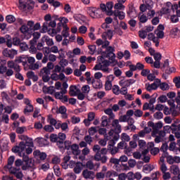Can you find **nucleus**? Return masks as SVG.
Masks as SVG:
<instances>
[{
  "label": "nucleus",
  "mask_w": 180,
  "mask_h": 180,
  "mask_svg": "<svg viewBox=\"0 0 180 180\" xmlns=\"http://www.w3.org/2000/svg\"><path fill=\"white\" fill-rule=\"evenodd\" d=\"M25 150H26V145L23 142H20L18 146H15L11 149L13 153L17 154L18 157H22L23 162L25 163V165L22 167L23 171H26L27 169H29V168L33 167L32 158H29V156L25 153Z\"/></svg>",
  "instance_id": "nucleus-1"
},
{
  "label": "nucleus",
  "mask_w": 180,
  "mask_h": 180,
  "mask_svg": "<svg viewBox=\"0 0 180 180\" xmlns=\"http://www.w3.org/2000/svg\"><path fill=\"white\" fill-rule=\"evenodd\" d=\"M93 151L96 153L94 155L95 161H101L102 164H106L108 161V149L106 148H103L101 149L99 145H94L93 147Z\"/></svg>",
  "instance_id": "nucleus-2"
},
{
  "label": "nucleus",
  "mask_w": 180,
  "mask_h": 180,
  "mask_svg": "<svg viewBox=\"0 0 180 180\" xmlns=\"http://www.w3.org/2000/svg\"><path fill=\"white\" fill-rule=\"evenodd\" d=\"M34 8V1L33 0H19V9L26 12L32 11Z\"/></svg>",
  "instance_id": "nucleus-3"
},
{
  "label": "nucleus",
  "mask_w": 180,
  "mask_h": 180,
  "mask_svg": "<svg viewBox=\"0 0 180 180\" xmlns=\"http://www.w3.org/2000/svg\"><path fill=\"white\" fill-rule=\"evenodd\" d=\"M19 139L25 141H20V143H24L25 148L26 147H34L33 139L32 138H30L26 135H21L19 136Z\"/></svg>",
  "instance_id": "nucleus-4"
},
{
  "label": "nucleus",
  "mask_w": 180,
  "mask_h": 180,
  "mask_svg": "<svg viewBox=\"0 0 180 180\" xmlns=\"http://www.w3.org/2000/svg\"><path fill=\"white\" fill-rule=\"evenodd\" d=\"M99 11L100 9L96 7H91L89 9L88 13L91 18L96 19V18H99Z\"/></svg>",
  "instance_id": "nucleus-5"
},
{
  "label": "nucleus",
  "mask_w": 180,
  "mask_h": 180,
  "mask_svg": "<svg viewBox=\"0 0 180 180\" xmlns=\"http://www.w3.org/2000/svg\"><path fill=\"white\" fill-rule=\"evenodd\" d=\"M3 54L4 56V57H8L9 58H14L15 56H16V54H18V51H16V50L14 49H5L3 51Z\"/></svg>",
  "instance_id": "nucleus-6"
},
{
  "label": "nucleus",
  "mask_w": 180,
  "mask_h": 180,
  "mask_svg": "<svg viewBox=\"0 0 180 180\" xmlns=\"http://www.w3.org/2000/svg\"><path fill=\"white\" fill-rule=\"evenodd\" d=\"M53 113H56L57 115H65V117H67V108L64 105H61L59 108H52Z\"/></svg>",
  "instance_id": "nucleus-7"
},
{
  "label": "nucleus",
  "mask_w": 180,
  "mask_h": 180,
  "mask_svg": "<svg viewBox=\"0 0 180 180\" xmlns=\"http://www.w3.org/2000/svg\"><path fill=\"white\" fill-rule=\"evenodd\" d=\"M82 176L85 179H94L95 178V172L86 169L82 172Z\"/></svg>",
  "instance_id": "nucleus-8"
},
{
  "label": "nucleus",
  "mask_w": 180,
  "mask_h": 180,
  "mask_svg": "<svg viewBox=\"0 0 180 180\" xmlns=\"http://www.w3.org/2000/svg\"><path fill=\"white\" fill-rule=\"evenodd\" d=\"M72 153L74 155H79L81 154V150H79V146L78 144L74 143L70 146Z\"/></svg>",
  "instance_id": "nucleus-9"
},
{
  "label": "nucleus",
  "mask_w": 180,
  "mask_h": 180,
  "mask_svg": "<svg viewBox=\"0 0 180 180\" xmlns=\"http://www.w3.org/2000/svg\"><path fill=\"white\" fill-rule=\"evenodd\" d=\"M34 157H39V160H41V161H44V160L46 158H47V154H46V153H41L40 152V150H35L33 153Z\"/></svg>",
  "instance_id": "nucleus-10"
},
{
  "label": "nucleus",
  "mask_w": 180,
  "mask_h": 180,
  "mask_svg": "<svg viewBox=\"0 0 180 180\" xmlns=\"http://www.w3.org/2000/svg\"><path fill=\"white\" fill-rule=\"evenodd\" d=\"M16 128L15 131L18 134H23L26 130V127H18L19 122H13V124Z\"/></svg>",
  "instance_id": "nucleus-11"
},
{
  "label": "nucleus",
  "mask_w": 180,
  "mask_h": 180,
  "mask_svg": "<svg viewBox=\"0 0 180 180\" xmlns=\"http://www.w3.org/2000/svg\"><path fill=\"white\" fill-rule=\"evenodd\" d=\"M91 84L95 89H101L103 86L102 82L101 80H96L95 79H92Z\"/></svg>",
  "instance_id": "nucleus-12"
},
{
  "label": "nucleus",
  "mask_w": 180,
  "mask_h": 180,
  "mask_svg": "<svg viewBox=\"0 0 180 180\" xmlns=\"http://www.w3.org/2000/svg\"><path fill=\"white\" fill-rule=\"evenodd\" d=\"M55 98L56 99H59L62 102H68V96H63L60 94V92L55 93Z\"/></svg>",
  "instance_id": "nucleus-13"
},
{
  "label": "nucleus",
  "mask_w": 180,
  "mask_h": 180,
  "mask_svg": "<svg viewBox=\"0 0 180 180\" xmlns=\"http://www.w3.org/2000/svg\"><path fill=\"white\" fill-rule=\"evenodd\" d=\"M106 8L107 10V13L108 15H109L110 16H112V15H113V11H112V9H113V2L112 1H108L106 3Z\"/></svg>",
  "instance_id": "nucleus-14"
},
{
  "label": "nucleus",
  "mask_w": 180,
  "mask_h": 180,
  "mask_svg": "<svg viewBox=\"0 0 180 180\" xmlns=\"http://www.w3.org/2000/svg\"><path fill=\"white\" fill-rule=\"evenodd\" d=\"M35 141L39 143L40 147H44V146L47 145V140L44 138H37Z\"/></svg>",
  "instance_id": "nucleus-15"
},
{
  "label": "nucleus",
  "mask_w": 180,
  "mask_h": 180,
  "mask_svg": "<svg viewBox=\"0 0 180 180\" xmlns=\"http://www.w3.org/2000/svg\"><path fill=\"white\" fill-rule=\"evenodd\" d=\"M70 27L67 25H63V30L62 31V36L63 37H68L70 36Z\"/></svg>",
  "instance_id": "nucleus-16"
},
{
  "label": "nucleus",
  "mask_w": 180,
  "mask_h": 180,
  "mask_svg": "<svg viewBox=\"0 0 180 180\" xmlns=\"http://www.w3.org/2000/svg\"><path fill=\"white\" fill-rule=\"evenodd\" d=\"M77 86L72 85L70 86L69 94L70 96H77L78 94L76 91Z\"/></svg>",
  "instance_id": "nucleus-17"
},
{
  "label": "nucleus",
  "mask_w": 180,
  "mask_h": 180,
  "mask_svg": "<svg viewBox=\"0 0 180 180\" xmlns=\"http://www.w3.org/2000/svg\"><path fill=\"white\" fill-rule=\"evenodd\" d=\"M127 15H129V16H131V18H133L134 15H136V8H134V6H129V10L127 11Z\"/></svg>",
  "instance_id": "nucleus-18"
},
{
  "label": "nucleus",
  "mask_w": 180,
  "mask_h": 180,
  "mask_svg": "<svg viewBox=\"0 0 180 180\" xmlns=\"http://www.w3.org/2000/svg\"><path fill=\"white\" fill-rule=\"evenodd\" d=\"M82 164L81 162H77L76 167L74 168L75 174H80L81 171H82Z\"/></svg>",
  "instance_id": "nucleus-19"
},
{
  "label": "nucleus",
  "mask_w": 180,
  "mask_h": 180,
  "mask_svg": "<svg viewBox=\"0 0 180 180\" xmlns=\"http://www.w3.org/2000/svg\"><path fill=\"white\" fill-rule=\"evenodd\" d=\"M13 162H15V156H10L8 159V164L5 166V168H11V167L13 165Z\"/></svg>",
  "instance_id": "nucleus-20"
},
{
  "label": "nucleus",
  "mask_w": 180,
  "mask_h": 180,
  "mask_svg": "<svg viewBox=\"0 0 180 180\" xmlns=\"http://www.w3.org/2000/svg\"><path fill=\"white\" fill-rule=\"evenodd\" d=\"M34 110V108L32 105H27L24 109V113L25 115H27V113H32Z\"/></svg>",
  "instance_id": "nucleus-21"
},
{
  "label": "nucleus",
  "mask_w": 180,
  "mask_h": 180,
  "mask_svg": "<svg viewBox=\"0 0 180 180\" xmlns=\"http://www.w3.org/2000/svg\"><path fill=\"white\" fill-rule=\"evenodd\" d=\"M158 89V86H156L155 84L152 83L151 84H148V86L146 87V90L148 92H151V91H155Z\"/></svg>",
  "instance_id": "nucleus-22"
},
{
  "label": "nucleus",
  "mask_w": 180,
  "mask_h": 180,
  "mask_svg": "<svg viewBox=\"0 0 180 180\" xmlns=\"http://www.w3.org/2000/svg\"><path fill=\"white\" fill-rule=\"evenodd\" d=\"M105 115H108L110 119H115V114L113 113V110L111 108H107L104 110Z\"/></svg>",
  "instance_id": "nucleus-23"
},
{
  "label": "nucleus",
  "mask_w": 180,
  "mask_h": 180,
  "mask_svg": "<svg viewBox=\"0 0 180 180\" xmlns=\"http://www.w3.org/2000/svg\"><path fill=\"white\" fill-rule=\"evenodd\" d=\"M153 169H154V165L149 164V165H145L143 166V171H145V172H151V171H153Z\"/></svg>",
  "instance_id": "nucleus-24"
},
{
  "label": "nucleus",
  "mask_w": 180,
  "mask_h": 180,
  "mask_svg": "<svg viewBox=\"0 0 180 180\" xmlns=\"http://www.w3.org/2000/svg\"><path fill=\"white\" fill-rule=\"evenodd\" d=\"M106 126H109L108 122V116L103 115L101 117V127H106Z\"/></svg>",
  "instance_id": "nucleus-25"
},
{
  "label": "nucleus",
  "mask_w": 180,
  "mask_h": 180,
  "mask_svg": "<svg viewBox=\"0 0 180 180\" xmlns=\"http://www.w3.org/2000/svg\"><path fill=\"white\" fill-rule=\"evenodd\" d=\"M44 39H45V41H46L47 46H54V42L53 41L52 39L49 38V37H47V36L43 37L42 40Z\"/></svg>",
  "instance_id": "nucleus-26"
},
{
  "label": "nucleus",
  "mask_w": 180,
  "mask_h": 180,
  "mask_svg": "<svg viewBox=\"0 0 180 180\" xmlns=\"http://www.w3.org/2000/svg\"><path fill=\"white\" fill-rule=\"evenodd\" d=\"M171 169L174 175H178L179 174V167L178 165H172Z\"/></svg>",
  "instance_id": "nucleus-27"
},
{
  "label": "nucleus",
  "mask_w": 180,
  "mask_h": 180,
  "mask_svg": "<svg viewBox=\"0 0 180 180\" xmlns=\"http://www.w3.org/2000/svg\"><path fill=\"white\" fill-rule=\"evenodd\" d=\"M51 143H57L59 141L58 140V135L56 134H51L49 137Z\"/></svg>",
  "instance_id": "nucleus-28"
},
{
  "label": "nucleus",
  "mask_w": 180,
  "mask_h": 180,
  "mask_svg": "<svg viewBox=\"0 0 180 180\" xmlns=\"http://www.w3.org/2000/svg\"><path fill=\"white\" fill-rule=\"evenodd\" d=\"M6 20L8 23H13V22H15L16 18L12 15H8L6 17Z\"/></svg>",
  "instance_id": "nucleus-29"
},
{
  "label": "nucleus",
  "mask_w": 180,
  "mask_h": 180,
  "mask_svg": "<svg viewBox=\"0 0 180 180\" xmlns=\"http://www.w3.org/2000/svg\"><path fill=\"white\" fill-rule=\"evenodd\" d=\"M59 65H60V67H62V68H63V70L65 68V67H67V65H68V60L67 59H61L59 61Z\"/></svg>",
  "instance_id": "nucleus-30"
},
{
  "label": "nucleus",
  "mask_w": 180,
  "mask_h": 180,
  "mask_svg": "<svg viewBox=\"0 0 180 180\" xmlns=\"http://www.w3.org/2000/svg\"><path fill=\"white\" fill-rule=\"evenodd\" d=\"M20 30L21 33H23V34L30 32V30H29V27H27V25L25 24L21 26V27L20 28Z\"/></svg>",
  "instance_id": "nucleus-31"
},
{
  "label": "nucleus",
  "mask_w": 180,
  "mask_h": 180,
  "mask_svg": "<svg viewBox=\"0 0 180 180\" xmlns=\"http://www.w3.org/2000/svg\"><path fill=\"white\" fill-rule=\"evenodd\" d=\"M153 117L157 119V120H160L164 117V114H162V112L158 111L153 115Z\"/></svg>",
  "instance_id": "nucleus-32"
},
{
  "label": "nucleus",
  "mask_w": 180,
  "mask_h": 180,
  "mask_svg": "<svg viewBox=\"0 0 180 180\" xmlns=\"http://www.w3.org/2000/svg\"><path fill=\"white\" fill-rule=\"evenodd\" d=\"M20 50L26 51L29 50V46L26 44V42H21L19 45Z\"/></svg>",
  "instance_id": "nucleus-33"
},
{
  "label": "nucleus",
  "mask_w": 180,
  "mask_h": 180,
  "mask_svg": "<svg viewBox=\"0 0 180 180\" xmlns=\"http://www.w3.org/2000/svg\"><path fill=\"white\" fill-rule=\"evenodd\" d=\"M112 92L115 95H120V87L117 85H114L112 86Z\"/></svg>",
  "instance_id": "nucleus-34"
},
{
  "label": "nucleus",
  "mask_w": 180,
  "mask_h": 180,
  "mask_svg": "<svg viewBox=\"0 0 180 180\" xmlns=\"http://www.w3.org/2000/svg\"><path fill=\"white\" fill-rule=\"evenodd\" d=\"M159 87L162 91H167V89H169V86L166 82L160 83Z\"/></svg>",
  "instance_id": "nucleus-35"
},
{
  "label": "nucleus",
  "mask_w": 180,
  "mask_h": 180,
  "mask_svg": "<svg viewBox=\"0 0 180 180\" xmlns=\"http://www.w3.org/2000/svg\"><path fill=\"white\" fill-rule=\"evenodd\" d=\"M41 32V33H46L49 32V22H44Z\"/></svg>",
  "instance_id": "nucleus-36"
},
{
  "label": "nucleus",
  "mask_w": 180,
  "mask_h": 180,
  "mask_svg": "<svg viewBox=\"0 0 180 180\" xmlns=\"http://www.w3.org/2000/svg\"><path fill=\"white\" fill-rule=\"evenodd\" d=\"M82 91L83 94H89V91H91V87H89V85H84L82 86Z\"/></svg>",
  "instance_id": "nucleus-37"
},
{
  "label": "nucleus",
  "mask_w": 180,
  "mask_h": 180,
  "mask_svg": "<svg viewBox=\"0 0 180 180\" xmlns=\"http://www.w3.org/2000/svg\"><path fill=\"white\" fill-rule=\"evenodd\" d=\"M158 101L160 102V103H165L167 101H168V98H167V96L162 95L158 97Z\"/></svg>",
  "instance_id": "nucleus-38"
},
{
  "label": "nucleus",
  "mask_w": 180,
  "mask_h": 180,
  "mask_svg": "<svg viewBox=\"0 0 180 180\" xmlns=\"http://www.w3.org/2000/svg\"><path fill=\"white\" fill-rule=\"evenodd\" d=\"M58 139L59 141H64V140L67 139V135H65L64 133L60 132L58 135Z\"/></svg>",
  "instance_id": "nucleus-39"
},
{
  "label": "nucleus",
  "mask_w": 180,
  "mask_h": 180,
  "mask_svg": "<svg viewBox=\"0 0 180 180\" xmlns=\"http://www.w3.org/2000/svg\"><path fill=\"white\" fill-rule=\"evenodd\" d=\"M162 122H158L156 124H155V131H156V133L158 132V129H162Z\"/></svg>",
  "instance_id": "nucleus-40"
},
{
  "label": "nucleus",
  "mask_w": 180,
  "mask_h": 180,
  "mask_svg": "<svg viewBox=\"0 0 180 180\" xmlns=\"http://www.w3.org/2000/svg\"><path fill=\"white\" fill-rule=\"evenodd\" d=\"M105 33H106L109 40H112V38L113 37V34L115 33V30H108Z\"/></svg>",
  "instance_id": "nucleus-41"
},
{
  "label": "nucleus",
  "mask_w": 180,
  "mask_h": 180,
  "mask_svg": "<svg viewBox=\"0 0 180 180\" xmlns=\"http://www.w3.org/2000/svg\"><path fill=\"white\" fill-rule=\"evenodd\" d=\"M88 47L90 51V54H95V51H96V45H89Z\"/></svg>",
  "instance_id": "nucleus-42"
},
{
  "label": "nucleus",
  "mask_w": 180,
  "mask_h": 180,
  "mask_svg": "<svg viewBox=\"0 0 180 180\" xmlns=\"http://www.w3.org/2000/svg\"><path fill=\"white\" fill-rule=\"evenodd\" d=\"M87 30H88V28L86 26L82 25L79 27V32L82 34H85L86 33Z\"/></svg>",
  "instance_id": "nucleus-43"
},
{
  "label": "nucleus",
  "mask_w": 180,
  "mask_h": 180,
  "mask_svg": "<svg viewBox=\"0 0 180 180\" xmlns=\"http://www.w3.org/2000/svg\"><path fill=\"white\" fill-rule=\"evenodd\" d=\"M7 169H9V172L13 175H15L19 171V169L12 167V166H10V168H7Z\"/></svg>",
  "instance_id": "nucleus-44"
},
{
  "label": "nucleus",
  "mask_w": 180,
  "mask_h": 180,
  "mask_svg": "<svg viewBox=\"0 0 180 180\" xmlns=\"http://www.w3.org/2000/svg\"><path fill=\"white\" fill-rule=\"evenodd\" d=\"M110 143H109L108 146V149H107V150L111 152L112 150H113V148H114L113 146H115V145L116 144V142H115L113 140H111V141H110Z\"/></svg>",
  "instance_id": "nucleus-45"
},
{
  "label": "nucleus",
  "mask_w": 180,
  "mask_h": 180,
  "mask_svg": "<svg viewBox=\"0 0 180 180\" xmlns=\"http://www.w3.org/2000/svg\"><path fill=\"white\" fill-rule=\"evenodd\" d=\"M44 129L45 131H49L50 133H51V131H54V127L51 125H45Z\"/></svg>",
  "instance_id": "nucleus-46"
},
{
  "label": "nucleus",
  "mask_w": 180,
  "mask_h": 180,
  "mask_svg": "<svg viewBox=\"0 0 180 180\" xmlns=\"http://www.w3.org/2000/svg\"><path fill=\"white\" fill-rule=\"evenodd\" d=\"M105 91H110L112 89V82H105Z\"/></svg>",
  "instance_id": "nucleus-47"
},
{
  "label": "nucleus",
  "mask_w": 180,
  "mask_h": 180,
  "mask_svg": "<svg viewBox=\"0 0 180 180\" xmlns=\"http://www.w3.org/2000/svg\"><path fill=\"white\" fill-rule=\"evenodd\" d=\"M147 20H148V18H147V16L144 15V14L139 17V22L141 23H146Z\"/></svg>",
  "instance_id": "nucleus-48"
},
{
  "label": "nucleus",
  "mask_w": 180,
  "mask_h": 180,
  "mask_svg": "<svg viewBox=\"0 0 180 180\" xmlns=\"http://www.w3.org/2000/svg\"><path fill=\"white\" fill-rule=\"evenodd\" d=\"M107 58H109L110 61H112V63H115V58H116V55L115 53H111L106 55Z\"/></svg>",
  "instance_id": "nucleus-49"
},
{
  "label": "nucleus",
  "mask_w": 180,
  "mask_h": 180,
  "mask_svg": "<svg viewBox=\"0 0 180 180\" xmlns=\"http://www.w3.org/2000/svg\"><path fill=\"white\" fill-rule=\"evenodd\" d=\"M150 74V70L148 69H143L141 72V75L142 77H148Z\"/></svg>",
  "instance_id": "nucleus-50"
},
{
  "label": "nucleus",
  "mask_w": 180,
  "mask_h": 180,
  "mask_svg": "<svg viewBox=\"0 0 180 180\" xmlns=\"http://www.w3.org/2000/svg\"><path fill=\"white\" fill-rule=\"evenodd\" d=\"M84 141H86V144H89V146H91V143H92L93 140L91 136L87 135L84 136Z\"/></svg>",
  "instance_id": "nucleus-51"
},
{
  "label": "nucleus",
  "mask_w": 180,
  "mask_h": 180,
  "mask_svg": "<svg viewBox=\"0 0 180 180\" xmlns=\"http://www.w3.org/2000/svg\"><path fill=\"white\" fill-rule=\"evenodd\" d=\"M158 153H160V148H152L150 150V154H152V155H157Z\"/></svg>",
  "instance_id": "nucleus-52"
},
{
  "label": "nucleus",
  "mask_w": 180,
  "mask_h": 180,
  "mask_svg": "<svg viewBox=\"0 0 180 180\" xmlns=\"http://www.w3.org/2000/svg\"><path fill=\"white\" fill-rule=\"evenodd\" d=\"M48 121L49 122V123L51 126H55L56 124L57 123V120H56V119L51 117V116H49L48 117Z\"/></svg>",
  "instance_id": "nucleus-53"
},
{
  "label": "nucleus",
  "mask_w": 180,
  "mask_h": 180,
  "mask_svg": "<svg viewBox=\"0 0 180 180\" xmlns=\"http://www.w3.org/2000/svg\"><path fill=\"white\" fill-rule=\"evenodd\" d=\"M155 61H161L162 56L160 53H156L153 55Z\"/></svg>",
  "instance_id": "nucleus-54"
},
{
  "label": "nucleus",
  "mask_w": 180,
  "mask_h": 180,
  "mask_svg": "<svg viewBox=\"0 0 180 180\" xmlns=\"http://www.w3.org/2000/svg\"><path fill=\"white\" fill-rule=\"evenodd\" d=\"M79 122H81V118L79 117L73 116L72 117V123H73V124H77V123H79Z\"/></svg>",
  "instance_id": "nucleus-55"
},
{
  "label": "nucleus",
  "mask_w": 180,
  "mask_h": 180,
  "mask_svg": "<svg viewBox=\"0 0 180 180\" xmlns=\"http://www.w3.org/2000/svg\"><path fill=\"white\" fill-rule=\"evenodd\" d=\"M114 75H115V77H120V75H122V70H120V69L119 68H114Z\"/></svg>",
  "instance_id": "nucleus-56"
},
{
  "label": "nucleus",
  "mask_w": 180,
  "mask_h": 180,
  "mask_svg": "<svg viewBox=\"0 0 180 180\" xmlns=\"http://www.w3.org/2000/svg\"><path fill=\"white\" fill-rule=\"evenodd\" d=\"M97 131H98L96 130V127H91L89 129V134H90V136H94V134H95Z\"/></svg>",
  "instance_id": "nucleus-57"
},
{
  "label": "nucleus",
  "mask_w": 180,
  "mask_h": 180,
  "mask_svg": "<svg viewBox=\"0 0 180 180\" xmlns=\"http://www.w3.org/2000/svg\"><path fill=\"white\" fill-rule=\"evenodd\" d=\"M134 115L136 117H141V116H143V111H141V110H136L134 112Z\"/></svg>",
  "instance_id": "nucleus-58"
},
{
  "label": "nucleus",
  "mask_w": 180,
  "mask_h": 180,
  "mask_svg": "<svg viewBox=\"0 0 180 180\" xmlns=\"http://www.w3.org/2000/svg\"><path fill=\"white\" fill-rule=\"evenodd\" d=\"M131 56V54L130 53V51H129L128 50L124 51V57L125 60H130Z\"/></svg>",
  "instance_id": "nucleus-59"
},
{
  "label": "nucleus",
  "mask_w": 180,
  "mask_h": 180,
  "mask_svg": "<svg viewBox=\"0 0 180 180\" xmlns=\"http://www.w3.org/2000/svg\"><path fill=\"white\" fill-rule=\"evenodd\" d=\"M65 144V150H70L71 148V141H65L64 142Z\"/></svg>",
  "instance_id": "nucleus-60"
},
{
  "label": "nucleus",
  "mask_w": 180,
  "mask_h": 180,
  "mask_svg": "<svg viewBox=\"0 0 180 180\" xmlns=\"http://www.w3.org/2000/svg\"><path fill=\"white\" fill-rule=\"evenodd\" d=\"M167 150H168V143H163L160 148V151H162V153H165Z\"/></svg>",
  "instance_id": "nucleus-61"
},
{
  "label": "nucleus",
  "mask_w": 180,
  "mask_h": 180,
  "mask_svg": "<svg viewBox=\"0 0 180 180\" xmlns=\"http://www.w3.org/2000/svg\"><path fill=\"white\" fill-rule=\"evenodd\" d=\"M127 178L129 180H134V174L132 172H129V173H127Z\"/></svg>",
  "instance_id": "nucleus-62"
},
{
  "label": "nucleus",
  "mask_w": 180,
  "mask_h": 180,
  "mask_svg": "<svg viewBox=\"0 0 180 180\" xmlns=\"http://www.w3.org/2000/svg\"><path fill=\"white\" fill-rule=\"evenodd\" d=\"M120 94H121V95H127V87L122 86L121 90H120Z\"/></svg>",
  "instance_id": "nucleus-63"
},
{
  "label": "nucleus",
  "mask_w": 180,
  "mask_h": 180,
  "mask_svg": "<svg viewBox=\"0 0 180 180\" xmlns=\"http://www.w3.org/2000/svg\"><path fill=\"white\" fill-rule=\"evenodd\" d=\"M139 37L141 39H146L147 37V33L144 30L139 31Z\"/></svg>",
  "instance_id": "nucleus-64"
}]
</instances>
